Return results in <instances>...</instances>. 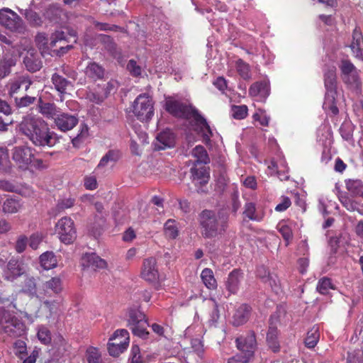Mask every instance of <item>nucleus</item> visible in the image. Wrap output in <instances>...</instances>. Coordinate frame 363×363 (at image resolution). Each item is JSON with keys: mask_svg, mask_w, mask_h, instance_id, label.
<instances>
[{"mask_svg": "<svg viewBox=\"0 0 363 363\" xmlns=\"http://www.w3.org/2000/svg\"><path fill=\"white\" fill-rule=\"evenodd\" d=\"M236 69L239 74L245 79H249L250 67L247 64L244 62L242 60H238L236 62Z\"/></svg>", "mask_w": 363, "mask_h": 363, "instance_id": "52", "label": "nucleus"}, {"mask_svg": "<svg viewBox=\"0 0 363 363\" xmlns=\"http://www.w3.org/2000/svg\"><path fill=\"white\" fill-rule=\"evenodd\" d=\"M8 151L6 148L0 147V170H6L9 167Z\"/></svg>", "mask_w": 363, "mask_h": 363, "instance_id": "58", "label": "nucleus"}, {"mask_svg": "<svg viewBox=\"0 0 363 363\" xmlns=\"http://www.w3.org/2000/svg\"><path fill=\"white\" fill-rule=\"evenodd\" d=\"M81 264L84 269H91L96 270L107 267L106 262L95 253H86L82 257Z\"/></svg>", "mask_w": 363, "mask_h": 363, "instance_id": "18", "label": "nucleus"}, {"mask_svg": "<svg viewBox=\"0 0 363 363\" xmlns=\"http://www.w3.org/2000/svg\"><path fill=\"white\" fill-rule=\"evenodd\" d=\"M343 80L350 84H357L359 81V74L354 65L347 60H342L340 65Z\"/></svg>", "mask_w": 363, "mask_h": 363, "instance_id": "15", "label": "nucleus"}, {"mask_svg": "<svg viewBox=\"0 0 363 363\" xmlns=\"http://www.w3.org/2000/svg\"><path fill=\"white\" fill-rule=\"evenodd\" d=\"M51 81L55 89L61 95V97L66 94L67 87L71 85V82L61 74L57 72L52 75Z\"/></svg>", "mask_w": 363, "mask_h": 363, "instance_id": "26", "label": "nucleus"}, {"mask_svg": "<svg viewBox=\"0 0 363 363\" xmlns=\"http://www.w3.org/2000/svg\"><path fill=\"white\" fill-rule=\"evenodd\" d=\"M354 125L350 121H344L340 129V133L342 139L350 144L354 143L353 133L354 130Z\"/></svg>", "mask_w": 363, "mask_h": 363, "instance_id": "30", "label": "nucleus"}, {"mask_svg": "<svg viewBox=\"0 0 363 363\" xmlns=\"http://www.w3.org/2000/svg\"><path fill=\"white\" fill-rule=\"evenodd\" d=\"M104 73L103 67L96 62L89 63L85 69L86 75L92 79H101Z\"/></svg>", "mask_w": 363, "mask_h": 363, "instance_id": "40", "label": "nucleus"}, {"mask_svg": "<svg viewBox=\"0 0 363 363\" xmlns=\"http://www.w3.org/2000/svg\"><path fill=\"white\" fill-rule=\"evenodd\" d=\"M23 62L26 69L31 72L38 71L41 67L40 61L33 59L31 56H26L23 60Z\"/></svg>", "mask_w": 363, "mask_h": 363, "instance_id": "50", "label": "nucleus"}, {"mask_svg": "<svg viewBox=\"0 0 363 363\" xmlns=\"http://www.w3.org/2000/svg\"><path fill=\"white\" fill-rule=\"evenodd\" d=\"M127 69L133 76L138 77L141 74V67L138 66L137 62L133 60H130L128 62Z\"/></svg>", "mask_w": 363, "mask_h": 363, "instance_id": "63", "label": "nucleus"}, {"mask_svg": "<svg viewBox=\"0 0 363 363\" xmlns=\"http://www.w3.org/2000/svg\"><path fill=\"white\" fill-rule=\"evenodd\" d=\"M243 213L250 220L259 221L262 218L256 214V205L253 202H247L245 205Z\"/></svg>", "mask_w": 363, "mask_h": 363, "instance_id": "43", "label": "nucleus"}, {"mask_svg": "<svg viewBox=\"0 0 363 363\" xmlns=\"http://www.w3.org/2000/svg\"><path fill=\"white\" fill-rule=\"evenodd\" d=\"M191 348L200 357H203L204 348L203 341L201 338H193L191 340Z\"/></svg>", "mask_w": 363, "mask_h": 363, "instance_id": "53", "label": "nucleus"}, {"mask_svg": "<svg viewBox=\"0 0 363 363\" xmlns=\"http://www.w3.org/2000/svg\"><path fill=\"white\" fill-rule=\"evenodd\" d=\"M28 244L27 237L25 235H21L18 238L15 249L18 253H22L25 250Z\"/></svg>", "mask_w": 363, "mask_h": 363, "instance_id": "62", "label": "nucleus"}, {"mask_svg": "<svg viewBox=\"0 0 363 363\" xmlns=\"http://www.w3.org/2000/svg\"><path fill=\"white\" fill-rule=\"evenodd\" d=\"M40 262L42 267L45 270L55 268L57 264V260L52 252L47 251L40 257Z\"/></svg>", "mask_w": 363, "mask_h": 363, "instance_id": "32", "label": "nucleus"}, {"mask_svg": "<svg viewBox=\"0 0 363 363\" xmlns=\"http://www.w3.org/2000/svg\"><path fill=\"white\" fill-rule=\"evenodd\" d=\"M274 321L277 322L278 318L276 315H272L270 317L269 327L267 334V342L272 350L276 352L279 350V342L278 341V330L274 325Z\"/></svg>", "mask_w": 363, "mask_h": 363, "instance_id": "22", "label": "nucleus"}, {"mask_svg": "<svg viewBox=\"0 0 363 363\" xmlns=\"http://www.w3.org/2000/svg\"><path fill=\"white\" fill-rule=\"evenodd\" d=\"M236 347L244 356L243 362H250L254 357L257 349L256 336L250 331L246 335H241L235 339Z\"/></svg>", "mask_w": 363, "mask_h": 363, "instance_id": "9", "label": "nucleus"}, {"mask_svg": "<svg viewBox=\"0 0 363 363\" xmlns=\"http://www.w3.org/2000/svg\"><path fill=\"white\" fill-rule=\"evenodd\" d=\"M130 336L127 330H116L110 337L108 350L111 356L118 357L123 353L129 345Z\"/></svg>", "mask_w": 363, "mask_h": 363, "instance_id": "8", "label": "nucleus"}, {"mask_svg": "<svg viewBox=\"0 0 363 363\" xmlns=\"http://www.w3.org/2000/svg\"><path fill=\"white\" fill-rule=\"evenodd\" d=\"M0 24L11 31L18 33H23L25 29L21 17L8 8L0 10Z\"/></svg>", "mask_w": 363, "mask_h": 363, "instance_id": "11", "label": "nucleus"}, {"mask_svg": "<svg viewBox=\"0 0 363 363\" xmlns=\"http://www.w3.org/2000/svg\"><path fill=\"white\" fill-rule=\"evenodd\" d=\"M243 279V273L241 270L235 269L229 274L225 281L226 289L230 294H237L240 284Z\"/></svg>", "mask_w": 363, "mask_h": 363, "instance_id": "23", "label": "nucleus"}, {"mask_svg": "<svg viewBox=\"0 0 363 363\" xmlns=\"http://www.w3.org/2000/svg\"><path fill=\"white\" fill-rule=\"evenodd\" d=\"M154 145L156 150L173 147L175 145V135L169 129L163 130L157 135Z\"/></svg>", "mask_w": 363, "mask_h": 363, "instance_id": "21", "label": "nucleus"}, {"mask_svg": "<svg viewBox=\"0 0 363 363\" xmlns=\"http://www.w3.org/2000/svg\"><path fill=\"white\" fill-rule=\"evenodd\" d=\"M89 128L85 123L80 124V130L79 133L72 140L74 146L77 145L80 140L86 137L88 135Z\"/></svg>", "mask_w": 363, "mask_h": 363, "instance_id": "59", "label": "nucleus"}, {"mask_svg": "<svg viewBox=\"0 0 363 363\" xmlns=\"http://www.w3.org/2000/svg\"><path fill=\"white\" fill-rule=\"evenodd\" d=\"M13 65L11 60L5 61L0 65V77L4 78L11 72V68Z\"/></svg>", "mask_w": 363, "mask_h": 363, "instance_id": "61", "label": "nucleus"}, {"mask_svg": "<svg viewBox=\"0 0 363 363\" xmlns=\"http://www.w3.org/2000/svg\"><path fill=\"white\" fill-rule=\"evenodd\" d=\"M279 231L286 241V245H288L293 238L291 229L288 225L281 224L279 227Z\"/></svg>", "mask_w": 363, "mask_h": 363, "instance_id": "57", "label": "nucleus"}, {"mask_svg": "<svg viewBox=\"0 0 363 363\" xmlns=\"http://www.w3.org/2000/svg\"><path fill=\"white\" fill-rule=\"evenodd\" d=\"M191 155L196 159L194 164H205L210 161L206 149L201 145L196 146L192 150Z\"/></svg>", "mask_w": 363, "mask_h": 363, "instance_id": "35", "label": "nucleus"}, {"mask_svg": "<svg viewBox=\"0 0 363 363\" xmlns=\"http://www.w3.org/2000/svg\"><path fill=\"white\" fill-rule=\"evenodd\" d=\"M0 325L2 330L11 337H22L26 333V327L23 321L9 312L2 313Z\"/></svg>", "mask_w": 363, "mask_h": 363, "instance_id": "6", "label": "nucleus"}, {"mask_svg": "<svg viewBox=\"0 0 363 363\" xmlns=\"http://www.w3.org/2000/svg\"><path fill=\"white\" fill-rule=\"evenodd\" d=\"M165 109L174 116L192 120L196 130L201 134L203 140L208 144L213 136V131L206 120L191 105H188L172 97L165 101Z\"/></svg>", "mask_w": 363, "mask_h": 363, "instance_id": "1", "label": "nucleus"}, {"mask_svg": "<svg viewBox=\"0 0 363 363\" xmlns=\"http://www.w3.org/2000/svg\"><path fill=\"white\" fill-rule=\"evenodd\" d=\"M13 348L15 355L20 359H24L28 355L26 343L23 340L15 341Z\"/></svg>", "mask_w": 363, "mask_h": 363, "instance_id": "42", "label": "nucleus"}, {"mask_svg": "<svg viewBox=\"0 0 363 363\" xmlns=\"http://www.w3.org/2000/svg\"><path fill=\"white\" fill-rule=\"evenodd\" d=\"M251 308L247 304L240 305L233 315V323L240 325L246 323L250 317Z\"/></svg>", "mask_w": 363, "mask_h": 363, "instance_id": "27", "label": "nucleus"}, {"mask_svg": "<svg viewBox=\"0 0 363 363\" xmlns=\"http://www.w3.org/2000/svg\"><path fill=\"white\" fill-rule=\"evenodd\" d=\"M24 287V291L31 296H35L40 301L43 300L42 288L37 291L35 280L33 277L26 278Z\"/></svg>", "mask_w": 363, "mask_h": 363, "instance_id": "36", "label": "nucleus"}, {"mask_svg": "<svg viewBox=\"0 0 363 363\" xmlns=\"http://www.w3.org/2000/svg\"><path fill=\"white\" fill-rule=\"evenodd\" d=\"M55 233L60 240L65 245L72 244L77 238V231L73 220L68 216L60 218L55 226Z\"/></svg>", "mask_w": 363, "mask_h": 363, "instance_id": "7", "label": "nucleus"}, {"mask_svg": "<svg viewBox=\"0 0 363 363\" xmlns=\"http://www.w3.org/2000/svg\"><path fill=\"white\" fill-rule=\"evenodd\" d=\"M164 231L167 238L171 239L176 238L179 234L176 221L173 219L167 220L164 225Z\"/></svg>", "mask_w": 363, "mask_h": 363, "instance_id": "41", "label": "nucleus"}, {"mask_svg": "<svg viewBox=\"0 0 363 363\" xmlns=\"http://www.w3.org/2000/svg\"><path fill=\"white\" fill-rule=\"evenodd\" d=\"M340 201L344 207L350 211H359V203L350 199L347 196L341 195L340 196Z\"/></svg>", "mask_w": 363, "mask_h": 363, "instance_id": "46", "label": "nucleus"}, {"mask_svg": "<svg viewBox=\"0 0 363 363\" xmlns=\"http://www.w3.org/2000/svg\"><path fill=\"white\" fill-rule=\"evenodd\" d=\"M34 157V150L28 146H18L13 148L12 158L18 167L23 170L28 169Z\"/></svg>", "mask_w": 363, "mask_h": 363, "instance_id": "12", "label": "nucleus"}, {"mask_svg": "<svg viewBox=\"0 0 363 363\" xmlns=\"http://www.w3.org/2000/svg\"><path fill=\"white\" fill-rule=\"evenodd\" d=\"M291 204V200L287 196H281V201L275 207L277 212H283L286 211Z\"/></svg>", "mask_w": 363, "mask_h": 363, "instance_id": "64", "label": "nucleus"}, {"mask_svg": "<svg viewBox=\"0 0 363 363\" xmlns=\"http://www.w3.org/2000/svg\"><path fill=\"white\" fill-rule=\"evenodd\" d=\"M35 97L30 96H25L23 97H21L20 99L16 98L15 101L17 107L18 108H23V107H27L30 104H33L35 101Z\"/></svg>", "mask_w": 363, "mask_h": 363, "instance_id": "60", "label": "nucleus"}, {"mask_svg": "<svg viewBox=\"0 0 363 363\" xmlns=\"http://www.w3.org/2000/svg\"><path fill=\"white\" fill-rule=\"evenodd\" d=\"M264 283L269 284L272 289L276 293L278 294L280 291V283L279 280L275 275L268 274L267 277L264 281Z\"/></svg>", "mask_w": 363, "mask_h": 363, "instance_id": "55", "label": "nucleus"}, {"mask_svg": "<svg viewBox=\"0 0 363 363\" xmlns=\"http://www.w3.org/2000/svg\"><path fill=\"white\" fill-rule=\"evenodd\" d=\"M247 106L245 105L233 106L231 108L232 116L235 119H244L247 115Z\"/></svg>", "mask_w": 363, "mask_h": 363, "instance_id": "47", "label": "nucleus"}, {"mask_svg": "<svg viewBox=\"0 0 363 363\" xmlns=\"http://www.w3.org/2000/svg\"><path fill=\"white\" fill-rule=\"evenodd\" d=\"M26 267L21 261L11 259L3 270V277L9 281H13L25 274Z\"/></svg>", "mask_w": 363, "mask_h": 363, "instance_id": "13", "label": "nucleus"}, {"mask_svg": "<svg viewBox=\"0 0 363 363\" xmlns=\"http://www.w3.org/2000/svg\"><path fill=\"white\" fill-rule=\"evenodd\" d=\"M62 13V9L59 5H51L49 6L46 11V15L48 18L53 21H56L58 17L60 16Z\"/></svg>", "mask_w": 363, "mask_h": 363, "instance_id": "54", "label": "nucleus"}, {"mask_svg": "<svg viewBox=\"0 0 363 363\" xmlns=\"http://www.w3.org/2000/svg\"><path fill=\"white\" fill-rule=\"evenodd\" d=\"M23 204L20 200L9 198L7 199L3 203L2 211L5 213H16L22 208Z\"/></svg>", "mask_w": 363, "mask_h": 363, "instance_id": "34", "label": "nucleus"}, {"mask_svg": "<svg viewBox=\"0 0 363 363\" xmlns=\"http://www.w3.org/2000/svg\"><path fill=\"white\" fill-rule=\"evenodd\" d=\"M201 233L204 238H212L224 233L228 227L227 218L211 210H203L199 215Z\"/></svg>", "mask_w": 363, "mask_h": 363, "instance_id": "2", "label": "nucleus"}, {"mask_svg": "<svg viewBox=\"0 0 363 363\" xmlns=\"http://www.w3.org/2000/svg\"><path fill=\"white\" fill-rule=\"evenodd\" d=\"M333 289L331 281L328 278L320 279L316 286L317 291L321 294H327L330 289Z\"/></svg>", "mask_w": 363, "mask_h": 363, "instance_id": "48", "label": "nucleus"}, {"mask_svg": "<svg viewBox=\"0 0 363 363\" xmlns=\"http://www.w3.org/2000/svg\"><path fill=\"white\" fill-rule=\"evenodd\" d=\"M347 189L355 196L363 198V182L359 179H348L345 182Z\"/></svg>", "mask_w": 363, "mask_h": 363, "instance_id": "38", "label": "nucleus"}, {"mask_svg": "<svg viewBox=\"0 0 363 363\" xmlns=\"http://www.w3.org/2000/svg\"><path fill=\"white\" fill-rule=\"evenodd\" d=\"M133 113L142 122H149L154 116V102L148 94H140L133 103Z\"/></svg>", "mask_w": 363, "mask_h": 363, "instance_id": "4", "label": "nucleus"}, {"mask_svg": "<svg viewBox=\"0 0 363 363\" xmlns=\"http://www.w3.org/2000/svg\"><path fill=\"white\" fill-rule=\"evenodd\" d=\"M201 278L203 284L208 289H215L217 287V282L214 277L213 271L209 268H205L201 273Z\"/></svg>", "mask_w": 363, "mask_h": 363, "instance_id": "37", "label": "nucleus"}, {"mask_svg": "<svg viewBox=\"0 0 363 363\" xmlns=\"http://www.w3.org/2000/svg\"><path fill=\"white\" fill-rule=\"evenodd\" d=\"M62 290V279L58 277H52L42 285L43 300L45 297H51L52 295L60 294Z\"/></svg>", "mask_w": 363, "mask_h": 363, "instance_id": "17", "label": "nucleus"}, {"mask_svg": "<svg viewBox=\"0 0 363 363\" xmlns=\"http://www.w3.org/2000/svg\"><path fill=\"white\" fill-rule=\"evenodd\" d=\"M39 112L48 119H53L59 113L57 106L53 103L43 102L40 100L39 104Z\"/></svg>", "mask_w": 363, "mask_h": 363, "instance_id": "29", "label": "nucleus"}, {"mask_svg": "<svg viewBox=\"0 0 363 363\" xmlns=\"http://www.w3.org/2000/svg\"><path fill=\"white\" fill-rule=\"evenodd\" d=\"M208 305L210 308H212L208 320L209 323L211 325H215L220 318L218 305L214 299H211L208 301Z\"/></svg>", "mask_w": 363, "mask_h": 363, "instance_id": "45", "label": "nucleus"}, {"mask_svg": "<svg viewBox=\"0 0 363 363\" xmlns=\"http://www.w3.org/2000/svg\"><path fill=\"white\" fill-rule=\"evenodd\" d=\"M142 278L149 282H155L159 279L156 259L153 257L145 259L141 271Z\"/></svg>", "mask_w": 363, "mask_h": 363, "instance_id": "16", "label": "nucleus"}, {"mask_svg": "<svg viewBox=\"0 0 363 363\" xmlns=\"http://www.w3.org/2000/svg\"><path fill=\"white\" fill-rule=\"evenodd\" d=\"M37 335L39 340L45 345H48L51 342L50 331L43 325L38 327Z\"/></svg>", "mask_w": 363, "mask_h": 363, "instance_id": "49", "label": "nucleus"}, {"mask_svg": "<svg viewBox=\"0 0 363 363\" xmlns=\"http://www.w3.org/2000/svg\"><path fill=\"white\" fill-rule=\"evenodd\" d=\"M86 359L88 363H102L101 353L96 347H91L87 349Z\"/></svg>", "mask_w": 363, "mask_h": 363, "instance_id": "44", "label": "nucleus"}, {"mask_svg": "<svg viewBox=\"0 0 363 363\" xmlns=\"http://www.w3.org/2000/svg\"><path fill=\"white\" fill-rule=\"evenodd\" d=\"M45 122L40 118L28 115L23 117L19 124L20 130L26 136L33 133Z\"/></svg>", "mask_w": 363, "mask_h": 363, "instance_id": "19", "label": "nucleus"}, {"mask_svg": "<svg viewBox=\"0 0 363 363\" xmlns=\"http://www.w3.org/2000/svg\"><path fill=\"white\" fill-rule=\"evenodd\" d=\"M120 158L119 152L117 150H109L102 157L96 169H101L108 165H113Z\"/></svg>", "mask_w": 363, "mask_h": 363, "instance_id": "33", "label": "nucleus"}, {"mask_svg": "<svg viewBox=\"0 0 363 363\" xmlns=\"http://www.w3.org/2000/svg\"><path fill=\"white\" fill-rule=\"evenodd\" d=\"M324 83L326 89L323 108L326 112L337 115L339 110L336 105V68L329 67L324 71Z\"/></svg>", "mask_w": 363, "mask_h": 363, "instance_id": "3", "label": "nucleus"}, {"mask_svg": "<svg viewBox=\"0 0 363 363\" xmlns=\"http://www.w3.org/2000/svg\"><path fill=\"white\" fill-rule=\"evenodd\" d=\"M129 363H143L138 345H133L131 347Z\"/></svg>", "mask_w": 363, "mask_h": 363, "instance_id": "56", "label": "nucleus"}, {"mask_svg": "<svg viewBox=\"0 0 363 363\" xmlns=\"http://www.w3.org/2000/svg\"><path fill=\"white\" fill-rule=\"evenodd\" d=\"M149 326L145 314L137 308H130L128 311V327L133 334L143 340L149 337L150 333L146 327Z\"/></svg>", "mask_w": 363, "mask_h": 363, "instance_id": "5", "label": "nucleus"}, {"mask_svg": "<svg viewBox=\"0 0 363 363\" xmlns=\"http://www.w3.org/2000/svg\"><path fill=\"white\" fill-rule=\"evenodd\" d=\"M67 33L63 30H56L52 33L49 39V44L50 47L53 48L56 46L59 42L66 41L69 42V37L74 38V43H77V33L73 29L66 28Z\"/></svg>", "mask_w": 363, "mask_h": 363, "instance_id": "25", "label": "nucleus"}, {"mask_svg": "<svg viewBox=\"0 0 363 363\" xmlns=\"http://www.w3.org/2000/svg\"><path fill=\"white\" fill-rule=\"evenodd\" d=\"M191 178L193 182L201 185L206 184L209 180V172L203 164H195L190 169Z\"/></svg>", "mask_w": 363, "mask_h": 363, "instance_id": "24", "label": "nucleus"}, {"mask_svg": "<svg viewBox=\"0 0 363 363\" xmlns=\"http://www.w3.org/2000/svg\"><path fill=\"white\" fill-rule=\"evenodd\" d=\"M319 338V328L317 325H314L307 333V335L304 341L306 347L308 348H313L317 345Z\"/></svg>", "mask_w": 363, "mask_h": 363, "instance_id": "39", "label": "nucleus"}, {"mask_svg": "<svg viewBox=\"0 0 363 363\" xmlns=\"http://www.w3.org/2000/svg\"><path fill=\"white\" fill-rule=\"evenodd\" d=\"M350 48L356 58L363 60V35L359 27L352 31Z\"/></svg>", "mask_w": 363, "mask_h": 363, "instance_id": "20", "label": "nucleus"}, {"mask_svg": "<svg viewBox=\"0 0 363 363\" xmlns=\"http://www.w3.org/2000/svg\"><path fill=\"white\" fill-rule=\"evenodd\" d=\"M79 123L77 114L59 112L54 120L57 128L62 132L72 130Z\"/></svg>", "mask_w": 363, "mask_h": 363, "instance_id": "14", "label": "nucleus"}, {"mask_svg": "<svg viewBox=\"0 0 363 363\" xmlns=\"http://www.w3.org/2000/svg\"><path fill=\"white\" fill-rule=\"evenodd\" d=\"M249 92L251 96H259L261 99H265L269 94V86L264 82L253 84L250 86Z\"/></svg>", "mask_w": 363, "mask_h": 363, "instance_id": "31", "label": "nucleus"}, {"mask_svg": "<svg viewBox=\"0 0 363 363\" xmlns=\"http://www.w3.org/2000/svg\"><path fill=\"white\" fill-rule=\"evenodd\" d=\"M253 119L258 121L259 125L262 126H268L270 117L267 114L265 111L259 109L255 113H254Z\"/></svg>", "mask_w": 363, "mask_h": 363, "instance_id": "51", "label": "nucleus"}, {"mask_svg": "<svg viewBox=\"0 0 363 363\" xmlns=\"http://www.w3.org/2000/svg\"><path fill=\"white\" fill-rule=\"evenodd\" d=\"M31 84V82L26 77H18L10 81L9 86V93L11 96L16 94L22 85H25V89L27 91Z\"/></svg>", "mask_w": 363, "mask_h": 363, "instance_id": "28", "label": "nucleus"}, {"mask_svg": "<svg viewBox=\"0 0 363 363\" xmlns=\"http://www.w3.org/2000/svg\"><path fill=\"white\" fill-rule=\"evenodd\" d=\"M27 137L37 146L52 147L57 141L55 133L50 131L45 123Z\"/></svg>", "mask_w": 363, "mask_h": 363, "instance_id": "10", "label": "nucleus"}]
</instances>
